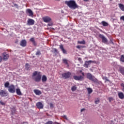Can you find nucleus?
Listing matches in <instances>:
<instances>
[{
	"mask_svg": "<svg viewBox=\"0 0 124 124\" xmlns=\"http://www.w3.org/2000/svg\"><path fill=\"white\" fill-rule=\"evenodd\" d=\"M65 4L68 6L71 9H76L78 8V5L76 4V2L74 0H70L69 1H65Z\"/></svg>",
	"mask_w": 124,
	"mask_h": 124,
	"instance_id": "1",
	"label": "nucleus"
},
{
	"mask_svg": "<svg viewBox=\"0 0 124 124\" xmlns=\"http://www.w3.org/2000/svg\"><path fill=\"white\" fill-rule=\"evenodd\" d=\"M42 77L41 72L38 71H34L32 75V79H34L35 82H40Z\"/></svg>",
	"mask_w": 124,
	"mask_h": 124,
	"instance_id": "2",
	"label": "nucleus"
},
{
	"mask_svg": "<svg viewBox=\"0 0 124 124\" xmlns=\"http://www.w3.org/2000/svg\"><path fill=\"white\" fill-rule=\"evenodd\" d=\"M62 76L63 79H68V78H70V76H71V73L70 72L64 73L62 74Z\"/></svg>",
	"mask_w": 124,
	"mask_h": 124,
	"instance_id": "3",
	"label": "nucleus"
},
{
	"mask_svg": "<svg viewBox=\"0 0 124 124\" xmlns=\"http://www.w3.org/2000/svg\"><path fill=\"white\" fill-rule=\"evenodd\" d=\"M8 91L11 93H15V86L13 84H11L8 88Z\"/></svg>",
	"mask_w": 124,
	"mask_h": 124,
	"instance_id": "4",
	"label": "nucleus"
},
{
	"mask_svg": "<svg viewBox=\"0 0 124 124\" xmlns=\"http://www.w3.org/2000/svg\"><path fill=\"white\" fill-rule=\"evenodd\" d=\"M99 37H100V38H101L102 42H103V43H105V44H106V43L108 42V40L107 39V38H106V37H105V36H104V35L102 34H100L99 35Z\"/></svg>",
	"mask_w": 124,
	"mask_h": 124,
	"instance_id": "5",
	"label": "nucleus"
},
{
	"mask_svg": "<svg viewBox=\"0 0 124 124\" xmlns=\"http://www.w3.org/2000/svg\"><path fill=\"white\" fill-rule=\"evenodd\" d=\"M73 78L74 80H76V81H83V80H84V77L82 76H74Z\"/></svg>",
	"mask_w": 124,
	"mask_h": 124,
	"instance_id": "6",
	"label": "nucleus"
},
{
	"mask_svg": "<svg viewBox=\"0 0 124 124\" xmlns=\"http://www.w3.org/2000/svg\"><path fill=\"white\" fill-rule=\"evenodd\" d=\"M0 95L2 96V97H5V96L8 95V93L4 90H1L0 91Z\"/></svg>",
	"mask_w": 124,
	"mask_h": 124,
	"instance_id": "7",
	"label": "nucleus"
},
{
	"mask_svg": "<svg viewBox=\"0 0 124 124\" xmlns=\"http://www.w3.org/2000/svg\"><path fill=\"white\" fill-rule=\"evenodd\" d=\"M34 23H35V22L34 21V20L32 19L29 18L27 21V25L28 26H33Z\"/></svg>",
	"mask_w": 124,
	"mask_h": 124,
	"instance_id": "8",
	"label": "nucleus"
},
{
	"mask_svg": "<svg viewBox=\"0 0 124 124\" xmlns=\"http://www.w3.org/2000/svg\"><path fill=\"white\" fill-rule=\"evenodd\" d=\"M92 62L94 63V61H93L92 60L86 61L83 66H84V67H86V68H88V67H89V65H90V64H91Z\"/></svg>",
	"mask_w": 124,
	"mask_h": 124,
	"instance_id": "9",
	"label": "nucleus"
},
{
	"mask_svg": "<svg viewBox=\"0 0 124 124\" xmlns=\"http://www.w3.org/2000/svg\"><path fill=\"white\" fill-rule=\"evenodd\" d=\"M36 106L37 107V108H38V109H43L44 106L42 103H41V102H38L36 104Z\"/></svg>",
	"mask_w": 124,
	"mask_h": 124,
	"instance_id": "10",
	"label": "nucleus"
},
{
	"mask_svg": "<svg viewBox=\"0 0 124 124\" xmlns=\"http://www.w3.org/2000/svg\"><path fill=\"white\" fill-rule=\"evenodd\" d=\"M26 14H29V16H30V17H33V12L30 9H28L26 10Z\"/></svg>",
	"mask_w": 124,
	"mask_h": 124,
	"instance_id": "11",
	"label": "nucleus"
},
{
	"mask_svg": "<svg viewBox=\"0 0 124 124\" xmlns=\"http://www.w3.org/2000/svg\"><path fill=\"white\" fill-rule=\"evenodd\" d=\"M87 78L89 80H91V81H93V82H94L95 81V79H94L93 77V75L90 73L87 74Z\"/></svg>",
	"mask_w": 124,
	"mask_h": 124,
	"instance_id": "12",
	"label": "nucleus"
},
{
	"mask_svg": "<svg viewBox=\"0 0 124 124\" xmlns=\"http://www.w3.org/2000/svg\"><path fill=\"white\" fill-rule=\"evenodd\" d=\"M43 20L45 23H49L52 19L49 16H45L43 17Z\"/></svg>",
	"mask_w": 124,
	"mask_h": 124,
	"instance_id": "13",
	"label": "nucleus"
},
{
	"mask_svg": "<svg viewBox=\"0 0 124 124\" xmlns=\"http://www.w3.org/2000/svg\"><path fill=\"white\" fill-rule=\"evenodd\" d=\"M20 45L22 47H26V46H27V41H26V40H22L20 42Z\"/></svg>",
	"mask_w": 124,
	"mask_h": 124,
	"instance_id": "14",
	"label": "nucleus"
},
{
	"mask_svg": "<svg viewBox=\"0 0 124 124\" xmlns=\"http://www.w3.org/2000/svg\"><path fill=\"white\" fill-rule=\"evenodd\" d=\"M118 97L120 99H124V94L123 92H120L118 93Z\"/></svg>",
	"mask_w": 124,
	"mask_h": 124,
	"instance_id": "15",
	"label": "nucleus"
},
{
	"mask_svg": "<svg viewBox=\"0 0 124 124\" xmlns=\"http://www.w3.org/2000/svg\"><path fill=\"white\" fill-rule=\"evenodd\" d=\"M60 48L61 50L62 51L63 54H67L66 50H65V49H64V48H63V46L61 45L60 46Z\"/></svg>",
	"mask_w": 124,
	"mask_h": 124,
	"instance_id": "16",
	"label": "nucleus"
},
{
	"mask_svg": "<svg viewBox=\"0 0 124 124\" xmlns=\"http://www.w3.org/2000/svg\"><path fill=\"white\" fill-rule=\"evenodd\" d=\"M30 41H31V42H32L34 46H36L37 44H36V43L35 42V40H34V38H31L30 39Z\"/></svg>",
	"mask_w": 124,
	"mask_h": 124,
	"instance_id": "17",
	"label": "nucleus"
},
{
	"mask_svg": "<svg viewBox=\"0 0 124 124\" xmlns=\"http://www.w3.org/2000/svg\"><path fill=\"white\" fill-rule=\"evenodd\" d=\"M62 62L67 66H69V64H68V60L66 59H62Z\"/></svg>",
	"mask_w": 124,
	"mask_h": 124,
	"instance_id": "18",
	"label": "nucleus"
},
{
	"mask_svg": "<svg viewBox=\"0 0 124 124\" xmlns=\"http://www.w3.org/2000/svg\"><path fill=\"white\" fill-rule=\"evenodd\" d=\"M34 93H35V94H36V95H40V94H41V93H41V91H40L38 90H34Z\"/></svg>",
	"mask_w": 124,
	"mask_h": 124,
	"instance_id": "19",
	"label": "nucleus"
},
{
	"mask_svg": "<svg viewBox=\"0 0 124 124\" xmlns=\"http://www.w3.org/2000/svg\"><path fill=\"white\" fill-rule=\"evenodd\" d=\"M16 93L17 95H22V93L21 92V90L20 89L17 88L16 89Z\"/></svg>",
	"mask_w": 124,
	"mask_h": 124,
	"instance_id": "20",
	"label": "nucleus"
},
{
	"mask_svg": "<svg viewBox=\"0 0 124 124\" xmlns=\"http://www.w3.org/2000/svg\"><path fill=\"white\" fill-rule=\"evenodd\" d=\"M9 57V56L8 55V54H4L3 55V58L4 61H7Z\"/></svg>",
	"mask_w": 124,
	"mask_h": 124,
	"instance_id": "21",
	"label": "nucleus"
},
{
	"mask_svg": "<svg viewBox=\"0 0 124 124\" xmlns=\"http://www.w3.org/2000/svg\"><path fill=\"white\" fill-rule=\"evenodd\" d=\"M101 24H102V25L103 26V27H108V25H109L108 24V23L104 21H103L101 22Z\"/></svg>",
	"mask_w": 124,
	"mask_h": 124,
	"instance_id": "22",
	"label": "nucleus"
},
{
	"mask_svg": "<svg viewBox=\"0 0 124 124\" xmlns=\"http://www.w3.org/2000/svg\"><path fill=\"white\" fill-rule=\"evenodd\" d=\"M42 82H46L47 81V77L45 75H43L42 77Z\"/></svg>",
	"mask_w": 124,
	"mask_h": 124,
	"instance_id": "23",
	"label": "nucleus"
},
{
	"mask_svg": "<svg viewBox=\"0 0 124 124\" xmlns=\"http://www.w3.org/2000/svg\"><path fill=\"white\" fill-rule=\"evenodd\" d=\"M119 72L122 74V75H124V68L121 67L119 68Z\"/></svg>",
	"mask_w": 124,
	"mask_h": 124,
	"instance_id": "24",
	"label": "nucleus"
},
{
	"mask_svg": "<svg viewBox=\"0 0 124 124\" xmlns=\"http://www.w3.org/2000/svg\"><path fill=\"white\" fill-rule=\"evenodd\" d=\"M119 6L120 9L122 11H124V4L120 3V4H119Z\"/></svg>",
	"mask_w": 124,
	"mask_h": 124,
	"instance_id": "25",
	"label": "nucleus"
},
{
	"mask_svg": "<svg viewBox=\"0 0 124 124\" xmlns=\"http://www.w3.org/2000/svg\"><path fill=\"white\" fill-rule=\"evenodd\" d=\"M77 90V87H76V85H74L71 88V91L72 92H75Z\"/></svg>",
	"mask_w": 124,
	"mask_h": 124,
	"instance_id": "26",
	"label": "nucleus"
},
{
	"mask_svg": "<svg viewBox=\"0 0 124 124\" xmlns=\"http://www.w3.org/2000/svg\"><path fill=\"white\" fill-rule=\"evenodd\" d=\"M86 46H76V48H77V49H79V50H81V49L83 48H85Z\"/></svg>",
	"mask_w": 124,
	"mask_h": 124,
	"instance_id": "27",
	"label": "nucleus"
},
{
	"mask_svg": "<svg viewBox=\"0 0 124 124\" xmlns=\"http://www.w3.org/2000/svg\"><path fill=\"white\" fill-rule=\"evenodd\" d=\"M78 44L85 45L86 44V42L85 41V40H83L82 41H78Z\"/></svg>",
	"mask_w": 124,
	"mask_h": 124,
	"instance_id": "28",
	"label": "nucleus"
},
{
	"mask_svg": "<svg viewBox=\"0 0 124 124\" xmlns=\"http://www.w3.org/2000/svg\"><path fill=\"white\" fill-rule=\"evenodd\" d=\"M87 91H88V93L89 94H90V93H93V89H92V88H88L87 89Z\"/></svg>",
	"mask_w": 124,
	"mask_h": 124,
	"instance_id": "29",
	"label": "nucleus"
},
{
	"mask_svg": "<svg viewBox=\"0 0 124 124\" xmlns=\"http://www.w3.org/2000/svg\"><path fill=\"white\" fill-rule=\"evenodd\" d=\"M9 82L7 81L5 84H4V87L5 88H9Z\"/></svg>",
	"mask_w": 124,
	"mask_h": 124,
	"instance_id": "30",
	"label": "nucleus"
},
{
	"mask_svg": "<svg viewBox=\"0 0 124 124\" xmlns=\"http://www.w3.org/2000/svg\"><path fill=\"white\" fill-rule=\"evenodd\" d=\"M120 61L122 62H124V56L121 55V57L120 58Z\"/></svg>",
	"mask_w": 124,
	"mask_h": 124,
	"instance_id": "31",
	"label": "nucleus"
},
{
	"mask_svg": "<svg viewBox=\"0 0 124 124\" xmlns=\"http://www.w3.org/2000/svg\"><path fill=\"white\" fill-rule=\"evenodd\" d=\"M41 55V52H40V51L38 50L36 53V56H40Z\"/></svg>",
	"mask_w": 124,
	"mask_h": 124,
	"instance_id": "32",
	"label": "nucleus"
},
{
	"mask_svg": "<svg viewBox=\"0 0 124 124\" xmlns=\"http://www.w3.org/2000/svg\"><path fill=\"white\" fill-rule=\"evenodd\" d=\"M0 104H1V105H2V106L5 105V103L2 102V101H0Z\"/></svg>",
	"mask_w": 124,
	"mask_h": 124,
	"instance_id": "33",
	"label": "nucleus"
},
{
	"mask_svg": "<svg viewBox=\"0 0 124 124\" xmlns=\"http://www.w3.org/2000/svg\"><path fill=\"white\" fill-rule=\"evenodd\" d=\"M16 112V110L13 109V110H12V115H14Z\"/></svg>",
	"mask_w": 124,
	"mask_h": 124,
	"instance_id": "34",
	"label": "nucleus"
},
{
	"mask_svg": "<svg viewBox=\"0 0 124 124\" xmlns=\"http://www.w3.org/2000/svg\"><path fill=\"white\" fill-rule=\"evenodd\" d=\"M62 118H63V119H65V120H68V119H67V117L66 116V115H63V116H62Z\"/></svg>",
	"mask_w": 124,
	"mask_h": 124,
	"instance_id": "35",
	"label": "nucleus"
},
{
	"mask_svg": "<svg viewBox=\"0 0 124 124\" xmlns=\"http://www.w3.org/2000/svg\"><path fill=\"white\" fill-rule=\"evenodd\" d=\"M108 100H109V102H111V101L112 100H113V97H109V98H108Z\"/></svg>",
	"mask_w": 124,
	"mask_h": 124,
	"instance_id": "36",
	"label": "nucleus"
},
{
	"mask_svg": "<svg viewBox=\"0 0 124 124\" xmlns=\"http://www.w3.org/2000/svg\"><path fill=\"white\" fill-rule=\"evenodd\" d=\"M49 105L50 108H53V107H54V105L52 103H50Z\"/></svg>",
	"mask_w": 124,
	"mask_h": 124,
	"instance_id": "37",
	"label": "nucleus"
},
{
	"mask_svg": "<svg viewBox=\"0 0 124 124\" xmlns=\"http://www.w3.org/2000/svg\"><path fill=\"white\" fill-rule=\"evenodd\" d=\"M105 80L107 81V82H110V80L107 78H105Z\"/></svg>",
	"mask_w": 124,
	"mask_h": 124,
	"instance_id": "38",
	"label": "nucleus"
},
{
	"mask_svg": "<svg viewBox=\"0 0 124 124\" xmlns=\"http://www.w3.org/2000/svg\"><path fill=\"white\" fill-rule=\"evenodd\" d=\"M95 103L96 104H97L98 103H99V100H96L95 101Z\"/></svg>",
	"mask_w": 124,
	"mask_h": 124,
	"instance_id": "39",
	"label": "nucleus"
},
{
	"mask_svg": "<svg viewBox=\"0 0 124 124\" xmlns=\"http://www.w3.org/2000/svg\"><path fill=\"white\" fill-rule=\"evenodd\" d=\"M54 52H55V53H57L58 52V49H57L56 48H54Z\"/></svg>",
	"mask_w": 124,
	"mask_h": 124,
	"instance_id": "40",
	"label": "nucleus"
},
{
	"mask_svg": "<svg viewBox=\"0 0 124 124\" xmlns=\"http://www.w3.org/2000/svg\"><path fill=\"white\" fill-rule=\"evenodd\" d=\"M53 24L52 23H49L47 24V26H48L49 27H51V26H52Z\"/></svg>",
	"mask_w": 124,
	"mask_h": 124,
	"instance_id": "41",
	"label": "nucleus"
},
{
	"mask_svg": "<svg viewBox=\"0 0 124 124\" xmlns=\"http://www.w3.org/2000/svg\"><path fill=\"white\" fill-rule=\"evenodd\" d=\"M1 61H2V57H1V56H0V62H1Z\"/></svg>",
	"mask_w": 124,
	"mask_h": 124,
	"instance_id": "42",
	"label": "nucleus"
},
{
	"mask_svg": "<svg viewBox=\"0 0 124 124\" xmlns=\"http://www.w3.org/2000/svg\"><path fill=\"white\" fill-rule=\"evenodd\" d=\"M85 108H82L81 109L80 112H83V111H85Z\"/></svg>",
	"mask_w": 124,
	"mask_h": 124,
	"instance_id": "43",
	"label": "nucleus"
},
{
	"mask_svg": "<svg viewBox=\"0 0 124 124\" xmlns=\"http://www.w3.org/2000/svg\"><path fill=\"white\" fill-rule=\"evenodd\" d=\"M121 87H123V88H124V83H122L121 84Z\"/></svg>",
	"mask_w": 124,
	"mask_h": 124,
	"instance_id": "44",
	"label": "nucleus"
},
{
	"mask_svg": "<svg viewBox=\"0 0 124 124\" xmlns=\"http://www.w3.org/2000/svg\"><path fill=\"white\" fill-rule=\"evenodd\" d=\"M14 6H16V7H18V4H14Z\"/></svg>",
	"mask_w": 124,
	"mask_h": 124,
	"instance_id": "45",
	"label": "nucleus"
},
{
	"mask_svg": "<svg viewBox=\"0 0 124 124\" xmlns=\"http://www.w3.org/2000/svg\"><path fill=\"white\" fill-rule=\"evenodd\" d=\"M78 61H82V59H81V58H78Z\"/></svg>",
	"mask_w": 124,
	"mask_h": 124,
	"instance_id": "46",
	"label": "nucleus"
},
{
	"mask_svg": "<svg viewBox=\"0 0 124 124\" xmlns=\"http://www.w3.org/2000/svg\"><path fill=\"white\" fill-rule=\"evenodd\" d=\"M53 124H60V123H59L58 122H55L53 123Z\"/></svg>",
	"mask_w": 124,
	"mask_h": 124,
	"instance_id": "47",
	"label": "nucleus"
},
{
	"mask_svg": "<svg viewBox=\"0 0 124 124\" xmlns=\"http://www.w3.org/2000/svg\"><path fill=\"white\" fill-rule=\"evenodd\" d=\"M82 76H84L85 74H84V73H82Z\"/></svg>",
	"mask_w": 124,
	"mask_h": 124,
	"instance_id": "48",
	"label": "nucleus"
},
{
	"mask_svg": "<svg viewBox=\"0 0 124 124\" xmlns=\"http://www.w3.org/2000/svg\"><path fill=\"white\" fill-rule=\"evenodd\" d=\"M84 1H89V0H83Z\"/></svg>",
	"mask_w": 124,
	"mask_h": 124,
	"instance_id": "49",
	"label": "nucleus"
},
{
	"mask_svg": "<svg viewBox=\"0 0 124 124\" xmlns=\"http://www.w3.org/2000/svg\"><path fill=\"white\" fill-rule=\"evenodd\" d=\"M28 64H28V63H26V65H28Z\"/></svg>",
	"mask_w": 124,
	"mask_h": 124,
	"instance_id": "50",
	"label": "nucleus"
},
{
	"mask_svg": "<svg viewBox=\"0 0 124 124\" xmlns=\"http://www.w3.org/2000/svg\"><path fill=\"white\" fill-rule=\"evenodd\" d=\"M23 124H26V123L25 122H23Z\"/></svg>",
	"mask_w": 124,
	"mask_h": 124,
	"instance_id": "51",
	"label": "nucleus"
},
{
	"mask_svg": "<svg viewBox=\"0 0 124 124\" xmlns=\"http://www.w3.org/2000/svg\"><path fill=\"white\" fill-rule=\"evenodd\" d=\"M53 29V30H55L54 28H52Z\"/></svg>",
	"mask_w": 124,
	"mask_h": 124,
	"instance_id": "52",
	"label": "nucleus"
},
{
	"mask_svg": "<svg viewBox=\"0 0 124 124\" xmlns=\"http://www.w3.org/2000/svg\"><path fill=\"white\" fill-rule=\"evenodd\" d=\"M110 0V1H111V0Z\"/></svg>",
	"mask_w": 124,
	"mask_h": 124,
	"instance_id": "53",
	"label": "nucleus"
}]
</instances>
